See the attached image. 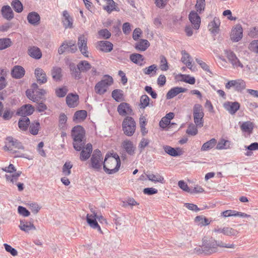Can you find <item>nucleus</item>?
I'll use <instances>...</instances> for the list:
<instances>
[{"label":"nucleus","mask_w":258,"mask_h":258,"mask_svg":"<svg viewBox=\"0 0 258 258\" xmlns=\"http://www.w3.org/2000/svg\"><path fill=\"white\" fill-rule=\"evenodd\" d=\"M120 159L116 154H107L103 161V169L108 174H112L117 172L120 167Z\"/></svg>","instance_id":"f257e3e1"},{"label":"nucleus","mask_w":258,"mask_h":258,"mask_svg":"<svg viewBox=\"0 0 258 258\" xmlns=\"http://www.w3.org/2000/svg\"><path fill=\"white\" fill-rule=\"evenodd\" d=\"M218 246L234 248L235 245L234 244H226L222 241H217L212 238L208 239L204 238L203 241L202 248L205 252L209 254L216 252Z\"/></svg>","instance_id":"f03ea898"},{"label":"nucleus","mask_w":258,"mask_h":258,"mask_svg":"<svg viewBox=\"0 0 258 258\" xmlns=\"http://www.w3.org/2000/svg\"><path fill=\"white\" fill-rule=\"evenodd\" d=\"M4 149L13 154L15 157H25V155L19 151L24 150L22 144L18 140L12 137H8L6 138Z\"/></svg>","instance_id":"7ed1b4c3"},{"label":"nucleus","mask_w":258,"mask_h":258,"mask_svg":"<svg viewBox=\"0 0 258 258\" xmlns=\"http://www.w3.org/2000/svg\"><path fill=\"white\" fill-rule=\"evenodd\" d=\"M85 132L80 125L75 126L72 131V136L74 140L73 146L77 151H81L86 143Z\"/></svg>","instance_id":"20e7f679"},{"label":"nucleus","mask_w":258,"mask_h":258,"mask_svg":"<svg viewBox=\"0 0 258 258\" xmlns=\"http://www.w3.org/2000/svg\"><path fill=\"white\" fill-rule=\"evenodd\" d=\"M122 127L123 133L128 137H131L135 133L136 123L133 117L126 116L122 121Z\"/></svg>","instance_id":"39448f33"},{"label":"nucleus","mask_w":258,"mask_h":258,"mask_svg":"<svg viewBox=\"0 0 258 258\" xmlns=\"http://www.w3.org/2000/svg\"><path fill=\"white\" fill-rule=\"evenodd\" d=\"M103 165V157L101 152L95 150L90 159V166L96 171H99Z\"/></svg>","instance_id":"423d86ee"},{"label":"nucleus","mask_w":258,"mask_h":258,"mask_svg":"<svg viewBox=\"0 0 258 258\" xmlns=\"http://www.w3.org/2000/svg\"><path fill=\"white\" fill-rule=\"evenodd\" d=\"M193 116L194 122L197 126L201 127L204 124L203 117L204 113L203 112V107L199 104H196L193 108Z\"/></svg>","instance_id":"0eeeda50"},{"label":"nucleus","mask_w":258,"mask_h":258,"mask_svg":"<svg viewBox=\"0 0 258 258\" xmlns=\"http://www.w3.org/2000/svg\"><path fill=\"white\" fill-rule=\"evenodd\" d=\"M113 83V79L110 76H105L104 79L98 82L95 87L96 93L102 95L106 92L107 89Z\"/></svg>","instance_id":"6e6552de"},{"label":"nucleus","mask_w":258,"mask_h":258,"mask_svg":"<svg viewBox=\"0 0 258 258\" xmlns=\"http://www.w3.org/2000/svg\"><path fill=\"white\" fill-rule=\"evenodd\" d=\"M88 39L84 35H80L78 39V46L81 53L85 57L89 56Z\"/></svg>","instance_id":"1a4fd4ad"},{"label":"nucleus","mask_w":258,"mask_h":258,"mask_svg":"<svg viewBox=\"0 0 258 258\" xmlns=\"http://www.w3.org/2000/svg\"><path fill=\"white\" fill-rule=\"evenodd\" d=\"M46 93V92L43 89H38L35 90H27L26 91V95L27 97L32 100L33 102H38L39 100L42 98Z\"/></svg>","instance_id":"9d476101"},{"label":"nucleus","mask_w":258,"mask_h":258,"mask_svg":"<svg viewBox=\"0 0 258 258\" xmlns=\"http://www.w3.org/2000/svg\"><path fill=\"white\" fill-rule=\"evenodd\" d=\"M225 87L229 89L233 87L236 91H241L246 87L245 82L242 79H237L228 81L225 85Z\"/></svg>","instance_id":"9b49d317"},{"label":"nucleus","mask_w":258,"mask_h":258,"mask_svg":"<svg viewBox=\"0 0 258 258\" xmlns=\"http://www.w3.org/2000/svg\"><path fill=\"white\" fill-rule=\"evenodd\" d=\"M243 36V29L242 26L237 24L232 29L230 38L233 41L238 42L241 39Z\"/></svg>","instance_id":"f8f14e48"},{"label":"nucleus","mask_w":258,"mask_h":258,"mask_svg":"<svg viewBox=\"0 0 258 258\" xmlns=\"http://www.w3.org/2000/svg\"><path fill=\"white\" fill-rule=\"evenodd\" d=\"M117 111L119 115L125 116L127 115H132L133 111L130 104L126 102L121 103L117 107Z\"/></svg>","instance_id":"ddd939ff"},{"label":"nucleus","mask_w":258,"mask_h":258,"mask_svg":"<svg viewBox=\"0 0 258 258\" xmlns=\"http://www.w3.org/2000/svg\"><path fill=\"white\" fill-rule=\"evenodd\" d=\"M121 147L129 155H133L135 153L136 147L133 143L129 140H125L121 143Z\"/></svg>","instance_id":"4468645a"},{"label":"nucleus","mask_w":258,"mask_h":258,"mask_svg":"<svg viewBox=\"0 0 258 258\" xmlns=\"http://www.w3.org/2000/svg\"><path fill=\"white\" fill-rule=\"evenodd\" d=\"M34 111L33 107L30 104L22 106L17 112V114L23 117L32 114Z\"/></svg>","instance_id":"2eb2a0df"},{"label":"nucleus","mask_w":258,"mask_h":258,"mask_svg":"<svg viewBox=\"0 0 258 258\" xmlns=\"http://www.w3.org/2000/svg\"><path fill=\"white\" fill-rule=\"evenodd\" d=\"M227 58L232 64L233 68L237 69L239 67L242 69L243 68V65L233 52H230L228 53Z\"/></svg>","instance_id":"dca6fc26"},{"label":"nucleus","mask_w":258,"mask_h":258,"mask_svg":"<svg viewBox=\"0 0 258 258\" xmlns=\"http://www.w3.org/2000/svg\"><path fill=\"white\" fill-rule=\"evenodd\" d=\"M82 150L80 154V160L81 161H86L90 157L92 152V146L91 144H87L85 147L84 146L81 150Z\"/></svg>","instance_id":"f3484780"},{"label":"nucleus","mask_w":258,"mask_h":258,"mask_svg":"<svg viewBox=\"0 0 258 258\" xmlns=\"http://www.w3.org/2000/svg\"><path fill=\"white\" fill-rule=\"evenodd\" d=\"M19 227L22 231L26 233L36 230V227L33 223L26 220H21Z\"/></svg>","instance_id":"a211bd4d"},{"label":"nucleus","mask_w":258,"mask_h":258,"mask_svg":"<svg viewBox=\"0 0 258 258\" xmlns=\"http://www.w3.org/2000/svg\"><path fill=\"white\" fill-rule=\"evenodd\" d=\"M224 107L231 114H234L239 109L240 104L237 102H227L224 103Z\"/></svg>","instance_id":"6ab92c4d"},{"label":"nucleus","mask_w":258,"mask_h":258,"mask_svg":"<svg viewBox=\"0 0 258 258\" xmlns=\"http://www.w3.org/2000/svg\"><path fill=\"white\" fill-rule=\"evenodd\" d=\"M97 215L95 212L93 215L87 214V221L89 225L94 229H97L99 231L101 232L100 227L96 221Z\"/></svg>","instance_id":"aec40b11"},{"label":"nucleus","mask_w":258,"mask_h":258,"mask_svg":"<svg viewBox=\"0 0 258 258\" xmlns=\"http://www.w3.org/2000/svg\"><path fill=\"white\" fill-rule=\"evenodd\" d=\"M191 23L194 25L195 29H198L200 26L201 18L195 11H191L188 16Z\"/></svg>","instance_id":"412c9836"},{"label":"nucleus","mask_w":258,"mask_h":258,"mask_svg":"<svg viewBox=\"0 0 258 258\" xmlns=\"http://www.w3.org/2000/svg\"><path fill=\"white\" fill-rule=\"evenodd\" d=\"M27 20L31 25L37 26L40 23V17L37 12H30L27 15Z\"/></svg>","instance_id":"4be33fe9"},{"label":"nucleus","mask_w":258,"mask_h":258,"mask_svg":"<svg viewBox=\"0 0 258 258\" xmlns=\"http://www.w3.org/2000/svg\"><path fill=\"white\" fill-rule=\"evenodd\" d=\"M35 75L37 82L40 84H44L47 81L46 73L41 68H38L35 69Z\"/></svg>","instance_id":"5701e85b"},{"label":"nucleus","mask_w":258,"mask_h":258,"mask_svg":"<svg viewBox=\"0 0 258 258\" xmlns=\"http://www.w3.org/2000/svg\"><path fill=\"white\" fill-rule=\"evenodd\" d=\"M97 48L105 52H110L112 50L113 44L109 41H100L98 42Z\"/></svg>","instance_id":"b1692460"},{"label":"nucleus","mask_w":258,"mask_h":258,"mask_svg":"<svg viewBox=\"0 0 258 258\" xmlns=\"http://www.w3.org/2000/svg\"><path fill=\"white\" fill-rule=\"evenodd\" d=\"M79 96L72 93L69 94L66 97V102L70 107H75L78 104Z\"/></svg>","instance_id":"393cba45"},{"label":"nucleus","mask_w":258,"mask_h":258,"mask_svg":"<svg viewBox=\"0 0 258 258\" xmlns=\"http://www.w3.org/2000/svg\"><path fill=\"white\" fill-rule=\"evenodd\" d=\"M187 89L182 87H174L171 89L166 94V98L168 99L173 98L180 93L186 92Z\"/></svg>","instance_id":"a878e982"},{"label":"nucleus","mask_w":258,"mask_h":258,"mask_svg":"<svg viewBox=\"0 0 258 258\" xmlns=\"http://www.w3.org/2000/svg\"><path fill=\"white\" fill-rule=\"evenodd\" d=\"M11 75L12 77L15 79H20L24 76L25 70L22 67L16 66L12 69Z\"/></svg>","instance_id":"bb28decb"},{"label":"nucleus","mask_w":258,"mask_h":258,"mask_svg":"<svg viewBox=\"0 0 258 258\" xmlns=\"http://www.w3.org/2000/svg\"><path fill=\"white\" fill-rule=\"evenodd\" d=\"M1 13L3 17L8 20H11L14 18V13L9 6H3Z\"/></svg>","instance_id":"cd10ccee"},{"label":"nucleus","mask_w":258,"mask_h":258,"mask_svg":"<svg viewBox=\"0 0 258 258\" xmlns=\"http://www.w3.org/2000/svg\"><path fill=\"white\" fill-rule=\"evenodd\" d=\"M29 55L36 59H39L42 57V52L40 49L36 46L30 47L28 48Z\"/></svg>","instance_id":"c85d7f7f"},{"label":"nucleus","mask_w":258,"mask_h":258,"mask_svg":"<svg viewBox=\"0 0 258 258\" xmlns=\"http://www.w3.org/2000/svg\"><path fill=\"white\" fill-rule=\"evenodd\" d=\"M163 149L167 154L171 156L176 157L182 154V151L179 148L175 149L170 146L166 145L163 146Z\"/></svg>","instance_id":"c756f323"},{"label":"nucleus","mask_w":258,"mask_h":258,"mask_svg":"<svg viewBox=\"0 0 258 258\" xmlns=\"http://www.w3.org/2000/svg\"><path fill=\"white\" fill-rule=\"evenodd\" d=\"M220 24V22L219 19L218 18H215L208 25L209 30L211 33L214 34L218 33L219 30Z\"/></svg>","instance_id":"7c9ffc66"},{"label":"nucleus","mask_w":258,"mask_h":258,"mask_svg":"<svg viewBox=\"0 0 258 258\" xmlns=\"http://www.w3.org/2000/svg\"><path fill=\"white\" fill-rule=\"evenodd\" d=\"M52 79L55 81H59L62 78V70L58 67H54L51 71Z\"/></svg>","instance_id":"2f4dec72"},{"label":"nucleus","mask_w":258,"mask_h":258,"mask_svg":"<svg viewBox=\"0 0 258 258\" xmlns=\"http://www.w3.org/2000/svg\"><path fill=\"white\" fill-rule=\"evenodd\" d=\"M64 19L62 21L63 24L66 28H71L73 27V19L70 17V15L67 11L63 12Z\"/></svg>","instance_id":"473e14b6"},{"label":"nucleus","mask_w":258,"mask_h":258,"mask_svg":"<svg viewBox=\"0 0 258 258\" xmlns=\"http://www.w3.org/2000/svg\"><path fill=\"white\" fill-rule=\"evenodd\" d=\"M30 123V121L29 118L27 116H24L19 119L18 126L21 130L26 131Z\"/></svg>","instance_id":"72a5a7b5"},{"label":"nucleus","mask_w":258,"mask_h":258,"mask_svg":"<svg viewBox=\"0 0 258 258\" xmlns=\"http://www.w3.org/2000/svg\"><path fill=\"white\" fill-rule=\"evenodd\" d=\"M195 222L201 226H207L210 223L209 219L203 215L197 216L195 218Z\"/></svg>","instance_id":"f704fd0d"},{"label":"nucleus","mask_w":258,"mask_h":258,"mask_svg":"<svg viewBox=\"0 0 258 258\" xmlns=\"http://www.w3.org/2000/svg\"><path fill=\"white\" fill-rule=\"evenodd\" d=\"M216 143V140L215 139H212L203 145L201 151H206L213 148L215 146Z\"/></svg>","instance_id":"c9c22d12"},{"label":"nucleus","mask_w":258,"mask_h":258,"mask_svg":"<svg viewBox=\"0 0 258 258\" xmlns=\"http://www.w3.org/2000/svg\"><path fill=\"white\" fill-rule=\"evenodd\" d=\"M148 179L153 182H158L160 183L164 182V177L159 174H154L152 173L146 175Z\"/></svg>","instance_id":"e433bc0d"},{"label":"nucleus","mask_w":258,"mask_h":258,"mask_svg":"<svg viewBox=\"0 0 258 258\" xmlns=\"http://www.w3.org/2000/svg\"><path fill=\"white\" fill-rule=\"evenodd\" d=\"M253 125L250 121H245L240 125V128L242 132L251 133L253 130Z\"/></svg>","instance_id":"4c0bfd02"},{"label":"nucleus","mask_w":258,"mask_h":258,"mask_svg":"<svg viewBox=\"0 0 258 258\" xmlns=\"http://www.w3.org/2000/svg\"><path fill=\"white\" fill-rule=\"evenodd\" d=\"M150 46V43L147 40L141 39L136 45V48L141 51H145Z\"/></svg>","instance_id":"58836bf2"},{"label":"nucleus","mask_w":258,"mask_h":258,"mask_svg":"<svg viewBox=\"0 0 258 258\" xmlns=\"http://www.w3.org/2000/svg\"><path fill=\"white\" fill-rule=\"evenodd\" d=\"M131 60L134 63L138 64L140 66L143 65V61L144 60L143 56L139 53L132 54L130 56Z\"/></svg>","instance_id":"ea45409f"},{"label":"nucleus","mask_w":258,"mask_h":258,"mask_svg":"<svg viewBox=\"0 0 258 258\" xmlns=\"http://www.w3.org/2000/svg\"><path fill=\"white\" fill-rule=\"evenodd\" d=\"M21 171H18L13 174H6L5 176L7 181H10L12 183H14L18 180V178L21 175Z\"/></svg>","instance_id":"a19ab883"},{"label":"nucleus","mask_w":258,"mask_h":258,"mask_svg":"<svg viewBox=\"0 0 258 258\" xmlns=\"http://www.w3.org/2000/svg\"><path fill=\"white\" fill-rule=\"evenodd\" d=\"M106 5L104 6V9L108 13H110L114 10H116V4L113 0H106Z\"/></svg>","instance_id":"79ce46f5"},{"label":"nucleus","mask_w":258,"mask_h":258,"mask_svg":"<svg viewBox=\"0 0 258 258\" xmlns=\"http://www.w3.org/2000/svg\"><path fill=\"white\" fill-rule=\"evenodd\" d=\"M40 129V123L38 121L33 122L30 125V132L33 135H36Z\"/></svg>","instance_id":"37998d69"},{"label":"nucleus","mask_w":258,"mask_h":258,"mask_svg":"<svg viewBox=\"0 0 258 258\" xmlns=\"http://www.w3.org/2000/svg\"><path fill=\"white\" fill-rule=\"evenodd\" d=\"M77 67H78V69L83 72L88 71L91 68V64L86 60H83L80 62L77 65Z\"/></svg>","instance_id":"c03bdc74"},{"label":"nucleus","mask_w":258,"mask_h":258,"mask_svg":"<svg viewBox=\"0 0 258 258\" xmlns=\"http://www.w3.org/2000/svg\"><path fill=\"white\" fill-rule=\"evenodd\" d=\"M157 70V66L156 64H152L147 68L144 69L143 71L145 75L153 76L156 73Z\"/></svg>","instance_id":"a18cd8bd"},{"label":"nucleus","mask_w":258,"mask_h":258,"mask_svg":"<svg viewBox=\"0 0 258 258\" xmlns=\"http://www.w3.org/2000/svg\"><path fill=\"white\" fill-rule=\"evenodd\" d=\"M230 147V143L229 141L221 140L217 145L216 149L218 150L227 149Z\"/></svg>","instance_id":"49530a36"},{"label":"nucleus","mask_w":258,"mask_h":258,"mask_svg":"<svg viewBox=\"0 0 258 258\" xmlns=\"http://www.w3.org/2000/svg\"><path fill=\"white\" fill-rule=\"evenodd\" d=\"M223 234L226 236H236L238 234V231L232 228L224 227Z\"/></svg>","instance_id":"de8ad7c7"},{"label":"nucleus","mask_w":258,"mask_h":258,"mask_svg":"<svg viewBox=\"0 0 258 258\" xmlns=\"http://www.w3.org/2000/svg\"><path fill=\"white\" fill-rule=\"evenodd\" d=\"M112 97L117 102L123 100L122 91L119 89L114 90L112 92Z\"/></svg>","instance_id":"09e8293b"},{"label":"nucleus","mask_w":258,"mask_h":258,"mask_svg":"<svg viewBox=\"0 0 258 258\" xmlns=\"http://www.w3.org/2000/svg\"><path fill=\"white\" fill-rule=\"evenodd\" d=\"M150 98L147 95H143L141 97L140 107L145 108L149 105Z\"/></svg>","instance_id":"8fccbe9b"},{"label":"nucleus","mask_w":258,"mask_h":258,"mask_svg":"<svg viewBox=\"0 0 258 258\" xmlns=\"http://www.w3.org/2000/svg\"><path fill=\"white\" fill-rule=\"evenodd\" d=\"M12 45V41L9 38L0 39V50L5 49Z\"/></svg>","instance_id":"3c124183"},{"label":"nucleus","mask_w":258,"mask_h":258,"mask_svg":"<svg viewBox=\"0 0 258 258\" xmlns=\"http://www.w3.org/2000/svg\"><path fill=\"white\" fill-rule=\"evenodd\" d=\"M14 10L17 13H20L23 11V5L19 0H14L11 3Z\"/></svg>","instance_id":"603ef678"},{"label":"nucleus","mask_w":258,"mask_h":258,"mask_svg":"<svg viewBox=\"0 0 258 258\" xmlns=\"http://www.w3.org/2000/svg\"><path fill=\"white\" fill-rule=\"evenodd\" d=\"M87 116V112L85 110H80L76 112L74 116V120H83Z\"/></svg>","instance_id":"864d4df0"},{"label":"nucleus","mask_w":258,"mask_h":258,"mask_svg":"<svg viewBox=\"0 0 258 258\" xmlns=\"http://www.w3.org/2000/svg\"><path fill=\"white\" fill-rule=\"evenodd\" d=\"M73 165L70 162H67L62 167V173L65 176H68L71 173V169Z\"/></svg>","instance_id":"5fc2aeb1"},{"label":"nucleus","mask_w":258,"mask_h":258,"mask_svg":"<svg viewBox=\"0 0 258 258\" xmlns=\"http://www.w3.org/2000/svg\"><path fill=\"white\" fill-rule=\"evenodd\" d=\"M160 68L161 70L163 71H166L168 70L169 69V66L166 57L163 55H161L160 56Z\"/></svg>","instance_id":"6e6d98bb"},{"label":"nucleus","mask_w":258,"mask_h":258,"mask_svg":"<svg viewBox=\"0 0 258 258\" xmlns=\"http://www.w3.org/2000/svg\"><path fill=\"white\" fill-rule=\"evenodd\" d=\"M205 0H197L196 8L198 12L201 14L203 12L205 8Z\"/></svg>","instance_id":"4d7b16f0"},{"label":"nucleus","mask_w":258,"mask_h":258,"mask_svg":"<svg viewBox=\"0 0 258 258\" xmlns=\"http://www.w3.org/2000/svg\"><path fill=\"white\" fill-rule=\"evenodd\" d=\"M68 92V89L66 86L57 88L55 90L56 95L58 97H63L65 96Z\"/></svg>","instance_id":"13d9d810"},{"label":"nucleus","mask_w":258,"mask_h":258,"mask_svg":"<svg viewBox=\"0 0 258 258\" xmlns=\"http://www.w3.org/2000/svg\"><path fill=\"white\" fill-rule=\"evenodd\" d=\"M198 126L193 124L189 125L187 129L186 130V133L190 136H195L198 134Z\"/></svg>","instance_id":"bf43d9fd"},{"label":"nucleus","mask_w":258,"mask_h":258,"mask_svg":"<svg viewBox=\"0 0 258 258\" xmlns=\"http://www.w3.org/2000/svg\"><path fill=\"white\" fill-rule=\"evenodd\" d=\"M28 206L29 208L34 214H37L41 209V207L35 203H31L28 204Z\"/></svg>","instance_id":"052dcab7"},{"label":"nucleus","mask_w":258,"mask_h":258,"mask_svg":"<svg viewBox=\"0 0 258 258\" xmlns=\"http://www.w3.org/2000/svg\"><path fill=\"white\" fill-rule=\"evenodd\" d=\"M100 38L108 39L111 36V33L106 29L100 30L98 32Z\"/></svg>","instance_id":"680f3d73"},{"label":"nucleus","mask_w":258,"mask_h":258,"mask_svg":"<svg viewBox=\"0 0 258 258\" xmlns=\"http://www.w3.org/2000/svg\"><path fill=\"white\" fill-rule=\"evenodd\" d=\"M249 49L254 52L258 53V40H253L248 46Z\"/></svg>","instance_id":"e2e57ef3"},{"label":"nucleus","mask_w":258,"mask_h":258,"mask_svg":"<svg viewBox=\"0 0 258 258\" xmlns=\"http://www.w3.org/2000/svg\"><path fill=\"white\" fill-rule=\"evenodd\" d=\"M149 143L150 141L148 139L142 138L139 144L140 152H142L144 148L149 145Z\"/></svg>","instance_id":"0e129e2a"},{"label":"nucleus","mask_w":258,"mask_h":258,"mask_svg":"<svg viewBox=\"0 0 258 258\" xmlns=\"http://www.w3.org/2000/svg\"><path fill=\"white\" fill-rule=\"evenodd\" d=\"M71 70L72 72V75L76 78L80 79L81 78V70L78 69V67L76 68L75 66L71 67Z\"/></svg>","instance_id":"69168bd1"},{"label":"nucleus","mask_w":258,"mask_h":258,"mask_svg":"<svg viewBox=\"0 0 258 258\" xmlns=\"http://www.w3.org/2000/svg\"><path fill=\"white\" fill-rule=\"evenodd\" d=\"M18 211L19 214L24 217H28L30 215V212L22 206L18 207Z\"/></svg>","instance_id":"338daca9"},{"label":"nucleus","mask_w":258,"mask_h":258,"mask_svg":"<svg viewBox=\"0 0 258 258\" xmlns=\"http://www.w3.org/2000/svg\"><path fill=\"white\" fill-rule=\"evenodd\" d=\"M4 245L7 252H10L13 256L17 255L18 252L15 248L7 243H5Z\"/></svg>","instance_id":"774afa93"}]
</instances>
